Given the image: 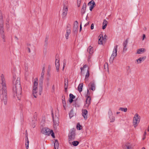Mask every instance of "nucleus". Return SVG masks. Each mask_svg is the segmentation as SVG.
<instances>
[{"mask_svg": "<svg viewBox=\"0 0 149 149\" xmlns=\"http://www.w3.org/2000/svg\"><path fill=\"white\" fill-rule=\"evenodd\" d=\"M16 76H13V91L14 97H17L18 100H20L21 97L22 88L20 85V78L18 77L16 80Z\"/></svg>", "mask_w": 149, "mask_h": 149, "instance_id": "1", "label": "nucleus"}, {"mask_svg": "<svg viewBox=\"0 0 149 149\" xmlns=\"http://www.w3.org/2000/svg\"><path fill=\"white\" fill-rule=\"evenodd\" d=\"M1 78V80H0V86L1 85L2 87L0 90V97L2 102H3L4 104L6 105L7 102V90L3 74H2Z\"/></svg>", "mask_w": 149, "mask_h": 149, "instance_id": "2", "label": "nucleus"}, {"mask_svg": "<svg viewBox=\"0 0 149 149\" xmlns=\"http://www.w3.org/2000/svg\"><path fill=\"white\" fill-rule=\"evenodd\" d=\"M75 129L73 128L70 132L68 134V141L70 144H71V141L74 140L75 139Z\"/></svg>", "mask_w": 149, "mask_h": 149, "instance_id": "3", "label": "nucleus"}, {"mask_svg": "<svg viewBox=\"0 0 149 149\" xmlns=\"http://www.w3.org/2000/svg\"><path fill=\"white\" fill-rule=\"evenodd\" d=\"M140 120V117L138 113H136L133 118V123L134 127H136L139 123Z\"/></svg>", "mask_w": 149, "mask_h": 149, "instance_id": "4", "label": "nucleus"}, {"mask_svg": "<svg viewBox=\"0 0 149 149\" xmlns=\"http://www.w3.org/2000/svg\"><path fill=\"white\" fill-rule=\"evenodd\" d=\"M68 5L67 2H65L63 3V12L62 13L63 18H65L67 14L68 11Z\"/></svg>", "mask_w": 149, "mask_h": 149, "instance_id": "5", "label": "nucleus"}, {"mask_svg": "<svg viewBox=\"0 0 149 149\" xmlns=\"http://www.w3.org/2000/svg\"><path fill=\"white\" fill-rule=\"evenodd\" d=\"M117 45L114 47V48L113 52V53L110 58V61L111 60L112 62H113L114 59V58L117 55Z\"/></svg>", "mask_w": 149, "mask_h": 149, "instance_id": "6", "label": "nucleus"}, {"mask_svg": "<svg viewBox=\"0 0 149 149\" xmlns=\"http://www.w3.org/2000/svg\"><path fill=\"white\" fill-rule=\"evenodd\" d=\"M51 130L48 128H43L41 130V133L45 135H49L51 133Z\"/></svg>", "mask_w": 149, "mask_h": 149, "instance_id": "7", "label": "nucleus"}, {"mask_svg": "<svg viewBox=\"0 0 149 149\" xmlns=\"http://www.w3.org/2000/svg\"><path fill=\"white\" fill-rule=\"evenodd\" d=\"M52 116L53 118L54 125H58L59 123V119L56 116H55V118L54 117L53 112L52 111Z\"/></svg>", "mask_w": 149, "mask_h": 149, "instance_id": "8", "label": "nucleus"}, {"mask_svg": "<svg viewBox=\"0 0 149 149\" xmlns=\"http://www.w3.org/2000/svg\"><path fill=\"white\" fill-rule=\"evenodd\" d=\"M89 89L94 91L95 89V85L94 81H91L88 85Z\"/></svg>", "mask_w": 149, "mask_h": 149, "instance_id": "9", "label": "nucleus"}, {"mask_svg": "<svg viewBox=\"0 0 149 149\" xmlns=\"http://www.w3.org/2000/svg\"><path fill=\"white\" fill-rule=\"evenodd\" d=\"M0 33L2 38H3V41L5 42V35L4 29L3 26H0Z\"/></svg>", "mask_w": 149, "mask_h": 149, "instance_id": "10", "label": "nucleus"}, {"mask_svg": "<svg viewBox=\"0 0 149 149\" xmlns=\"http://www.w3.org/2000/svg\"><path fill=\"white\" fill-rule=\"evenodd\" d=\"M78 22L77 21L74 22V24L73 32L74 33L76 34L77 33Z\"/></svg>", "mask_w": 149, "mask_h": 149, "instance_id": "11", "label": "nucleus"}, {"mask_svg": "<svg viewBox=\"0 0 149 149\" xmlns=\"http://www.w3.org/2000/svg\"><path fill=\"white\" fill-rule=\"evenodd\" d=\"M88 5L90 6V10L92 11L94 8L95 6L96 5L94 1L91 0L88 3Z\"/></svg>", "mask_w": 149, "mask_h": 149, "instance_id": "12", "label": "nucleus"}, {"mask_svg": "<svg viewBox=\"0 0 149 149\" xmlns=\"http://www.w3.org/2000/svg\"><path fill=\"white\" fill-rule=\"evenodd\" d=\"M123 148L124 149H133L132 145L129 143H126L123 145Z\"/></svg>", "mask_w": 149, "mask_h": 149, "instance_id": "13", "label": "nucleus"}, {"mask_svg": "<svg viewBox=\"0 0 149 149\" xmlns=\"http://www.w3.org/2000/svg\"><path fill=\"white\" fill-rule=\"evenodd\" d=\"M26 133L25 134V136H26V143H25V146L26 148L27 149H28L29 148V141L28 140V133L27 132V130L26 131Z\"/></svg>", "mask_w": 149, "mask_h": 149, "instance_id": "14", "label": "nucleus"}, {"mask_svg": "<svg viewBox=\"0 0 149 149\" xmlns=\"http://www.w3.org/2000/svg\"><path fill=\"white\" fill-rule=\"evenodd\" d=\"M91 97L90 96H88L87 97L86 100V104H85V106L86 107H88L90 104L91 103Z\"/></svg>", "mask_w": 149, "mask_h": 149, "instance_id": "15", "label": "nucleus"}, {"mask_svg": "<svg viewBox=\"0 0 149 149\" xmlns=\"http://www.w3.org/2000/svg\"><path fill=\"white\" fill-rule=\"evenodd\" d=\"M86 4L85 3H84L83 4L82 8L81 10V13L82 15L84 14L85 12L86 9Z\"/></svg>", "mask_w": 149, "mask_h": 149, "instance_id": "16", "label": "nucleus"}, {"mask_svg": "<svg viewBox=\"0 0 149 149\" xmlns=\"http://www.w3.org/2000/svg\"><path fill=\"white\" fill-rule=\"evenodd\" d=\"M88 112V111L86 109H83L82 110V115L85 120L87 119L86 114Z\"/></svg>", "mask_w": 149, "mask_h": 149, "instance_id": "17", "label": "nucleus"}, {"mask_svg": "<svg viewBox=\"0 0 149 149\" xmlns=\"http://www.w3.org/2000/svg\"><path fill=\"white\" fill-rule=\"evenodd\" d=\"M103 37L102 34H100L98 37V43L99 44H102Z\"/></svg>", "mask_w": 149, "mask_h": 149, "instance_id": "18", "label": "nucleus"}, {"mask_svg": "<svg viewBox=\"0 0 149 149\" xmlns=\"http://www.w3.org/2000/svg\"><path fill=\"white\" fill-rule=\"evenodd\" d=\"M37 90L38 88H33V94L35 98H36L37 96Z\"/></svg>", "mask_w": 149, "mask_h": 149, "instance_id": "19", "label": "nucleus"}, {"mask_svg": "<svg viewBox=\"0 0 149 149\" xmlns=\"http://www.w3.org/2000/svg\"><path fill=\"white\" fill-rule=\"evenodd\" d=\"M83 85V83H81L78 86V90L80 93L82 91Z\"/></svg>", "mask_w": 149, "mask_h": 149, "instance_id": "20", "label": "nucleus"}, {"mask_svg": "<svg viewBox=\"0 0 149 149\" xmlns=\"http://www.w3.org/2000/svg\"><path fill=\"white\" fill-rule=\"evenodd\" d=\"M107 24V20L105 19H104L103 23V26H102V29H104L106 28Z\"/></svg>", "mask_w": 149, "mask_h": 149, "instance_id": "21", "label": "nucleus"}, {"mask_svg": "<svg viewBox=\"0 0 149 149\" xmlns=\"http://www.w3.org/2000/svg\"><path fill=\"white\" fill-rule=\"evenodd\" d=\"M54 146L55 149H58L59 147V144L57 139L55 140L54 143Z\"/></svg>", "mask_w": 149, "mask_h": 149, "instance_id": "22", "label": "nucleus"}, {"mask_svg": "<svg viewBox=\"0 0 149 149\" xmlns=\"http://www.w3.org/2000/svg\"><path fill=\"white\" fill-rule=\"evenodd\" d=\"M38 80L37 79H36L34 82V85L33 88H38Z\"/></svg>", "mask_w": 149, "mask_h": 149, "instance_id": "23", "label": "nucleus"}, {"mask_svg": "<svg viewBox=\"0 0 149 149\" xmlns=\"http://www.w3.org/2000/svg\"><path fill=\"white\" fill-rule=\"evenodd\" d=\"M93 47H92L91 46H90L89 48H88L87 51H89V54H93Z\"/></svg>", "mask_w": 149, "mask_h": 149, "instance_id": "24", "label": "nucleus"}, {"mask_svg": "<svg viewBox=\"0 0 149 149\" xmlns=\"http://www.w3.org/2000/svg\"><path fill=\"white\" fill-rule=\"evenodd\" d=\"M145 51V49L144 48H140L137 50V53L140 54L141 52H144Z\"/></svg>", "mask_w": 149, "mask_h": 149, "instance_id": "25", "label": "nucleus"}, {"mask_svg": "<svg viewBox=\"0 0 149 149\" xmlns=\"http://www.w3.org/2000/svg\"><path fill=\"white\" fill-rule=\"evenodd\" d=\"M128 42V41L127 39L126 40L123 42V49H125V48H126L127 47V45Z\"/></svg>", "mask_w": 149, "mask_h": 149, "instance_id": "26", "label": "nucleus"}, {"mask_svg": "<svg viewBox=\"0 0 149 149\" xmlns=\"http://www.w3.org/2000/svg\"><path fill=\"white\" fill-rule=\"evenodd\" d=\"M79 142L78 141H74L72 142V144L74 146H76L79 144Z\"/></svg>", "mask_w": 149, "mask_h": 149, "instance_id": "27", "label": "nucleus"}, {"mask_svg": "<svg viewBox=\"0 0 149 149\" xmlns=\"http://www.w3.org/2000/svg\"><path fill=\"white\" fill-rule=\"evenodd\" d=\"M69 116L70 118H71L74 116L73 113V109H72L69 113Z\"/></svg>", "mask_w": 149, "mask_h": 149, "instance_id": "28", "label": "nucleus"}, {"mask_svg": "<svg viewBox=\"0 0 149 149\" xmlns=\"http://www.w3.org/2000/svg\"><path fill=\"white\" fill-rule=\"evenodd\" d=\"M71 32V30H68L66 32V34H65V36L66 38V39H68V37L70 35V33Z\"/></svg>", "mask_w": 149, "mask_h": 149, "instance_id": "29", "label": "nucleus"}, {"mask_svg": "<svg viewBox=\"0 0 149 149\" xmlns=\"http://www.w3.org/2000/svg\"><path fill=\"white\" fill-rule=\"evenodd\" d=\"M110 120V121L111 122H112L114 121L115 120V117L113 116H109Z\"/></svg>", "mask_w": 149, "mask_h": 149, "instance_id": "30", "label": "nucleus"}, {"mask_svg": "<svg viewBox=\"0 0 149 149\" xmlns=\"http://www.w3.org/2000/svg\"><path fill=\"white\" fill-rule=\"evenodd\" d=\"M119 110H121L122 111L126 112L127 111V109L126 108L120 107Z\"/></svg>", "mask_w": 149, "mask_h": 149, "instance_id": "31", "label": "nucleus"}, {"mask_svg": "<svg viewBox=\"0 0 149 149\" xmlns=\"http://www.w3.org/2000/svg\"><path fill=\"white\" fill-rule=\"evenodd\" d=\"M77 127L78 130H80L82 129V126L79 123H78L77 124Z\"/></svg>", "mask_w": 149, "mask_h": 149, "instance_id": "32", "label": "nucleus"}, {"mask_svg": "<svg viewBox=\"0 0 149 149\" xmlns=\"http://www.w3.org/2000/svg\"><path fill=\"white\" fill-rule=\"evenodd\" d=\"M104 68L105 69L108 70V64L107 63H106L104 65Z\"/></svg>", "mask_w": 149, "mask_h": 149, "instance_id": "33", "label": "nucleus"}, {"mask_svg": "<svg viewBox=\"0 0 149 149\" xmlns=\"http://www.w3.org/2000/svg\"><path fill=\"white\" fill-rule=\"evenodd\" d=\"M3 19H0V26H3Z\"/></svg>", "mask_w": 149, "mask_h": 149, "instance_id": "34", "label": "nucleus"}, {"mask_svg": "<svg viewBox=\"0 0 149 149\" xmlns=\"http://www.w3.org/2000/svg\"><path fill=\"white\" fill-rule=\"evenodd\" d=\"M56 59L55 61V63H59V58H58V56L57 55L56 56Z\"/></svg>", "mask_w": 149, "mask_h": 149, "instance_id": "35", "label": "nucleus"}, {"mask_svg": "<svg viewBox=\"0 0 149 149\" xmlns=\"http://www.w3.org/2000/svg\"><path fill=\"white\" fill-rule=\"evenodd\" d=\"M55 65L56 67V70L58 72L59 71V63H55Z\"/></svg>", "mask_w": 149, "mask_h": 149, "instance_id": "36", "label": "nucleus"}, {"mask_svg": "<svg viewBox=\"0 0 149 149\" xmlns=\"http://www.w3.org/2000/svg\"><path fill=\"white\" fill-rule=\"evenodd\" d=\"M62 103L63 104V106L64 109L65 110V109H66L65 107L66 106L65 101H64L63 100V101H62Z\"/></svg>", "mask_w": 149, "mask_h": 149, "instance_id": "37", "label": "nucleus"}, {"mask_svg": "<svg viewBox=\"0 0 149 149\" xmlns=\"http://www.w3.org/2000/svg\"><path fill=\"white\" fill-rule=\"evenodd\" d=\"M89 71L88 70L87 71V72H86V75L85 80L87 78L89 77Z\"/></svg>", "mask_w": 149, "mask_h": 149, "instance_id": "38", "label": "nucleus"}, {"mask_svg": "<svg viewBox=\"0 0 149 149\" xmlns=\"http://www.w3.org/2000/svg\"><path fill=\"white\" fill-rule=\"evenodd\" d=\"M70 24H68L67 25V30H66V31L67 32V31L68 30H70Z\"/></svg>", "mask_w": 149, "mask_h": 149, "instance_id": "39", "label": "nucleus"}, {"mask_svg": "<svg viewBox=\"0 0 149 149\" xmlns=\"http://www.w3.org/2000/svg\"><path fill=\"white\" fill-rule=\"evenodd\" d=\"M67 85H68V79H65L64 86L65 87V86H66Z\"/></svg>", "mask_w": 149, "mask_h": 149, "instance_id": "40", "label": "nucleus"}, {"mask_svg": "<svg viewBox=\"0 0 149 149\" xmlns=\"http://www.w3.org/2000/svg\"><path fill=\"white\" fill-rule=\"evenodd\" d=\"M69 96L70 98L72 99H74L75 98V96L72 94H70L69 95Z\"/></svg>", "mask_w": 149, "mask_h": 149, "instance_id": "41", "label": "nucleus"}, {"mask_svg": "<svg viewBox=\"0 0 149 149\" xmlns=\"http://www.w3.org/2000/svg\"><path fill=\"white\" fill-rule=\"evenodd\" d=\"M39 91H40V95H41V93H40V92H41L42 91V86H41V85H40V84H39Z\"/></svg>", "mask_w": 149, "mask_h": 149, "instance_id": "42", "label": "nucleus"}, {"mask_svg": "<svg viewBox=\"0 0 149 149\" xmlns=\"http://www.w3.org/2000/svg\"><path fill=\"white\" fill-rule=\"evenodd\" d=\"M108 114L109 116H111L112 115V111L111 109H109L108 111Z\"/></svg>", "mask_w": 149, "mask_h": 149, "instance_id": "43", "label": "nucleus"}, {"mask_svg": "<svg viewBox=\"0 0 149 149\" xmlns=\"http://www.w3.org/2000/svg\"><path fill=\"white\" fill-rule=\"evenodd\" d=\"M87 67V66L86 65H84L82 68L81 67V71L82 70H83L84 68H85Z\"/></svg>", "mask_w": 149, "mask_h": 149, "instance_id": "44", "label": "nucleus"}, {"mask_svg": "<svg viewBox=\"0 0 149 149\" xmlns=\"http://www.w3.org/2000/svg\"><path fill=\"white\" fill-rule=\"evenodd\" d=\"M44 76L41 75L40 78V81L42 83V81L43 80Z\"/></svg>", "mask_w": 149, "mask_h": 149, "instance_id": "45", "label": "nucleus"}, {"mask_svg": "<svg viewBox=\"0 0 149 149\" xmlns=\"http://www.w3.org/2000/svg\"><path fill=\"white\" fill-rule=\"evenodd\" d=\"M44 76L41 75L40 78V81L42 83V81L43 80Z\"/></svg>", "mask_w": 149, "mask_h": 149, "instance_id": "46", "label": "nucleus"}, {"mask_svg": "<svg viewBox=\"0 0 149 149\" xmlns=\"http://www.w3.org/2000/svg\"><path fill=\"white\" fill-rule=\"evenodd\" d=\"M51 135L52 136V137L54 138L55 136H54V133L53 132V131H52V130H51Z\"/></svg>", "mask_w": 149, "mask_h": 149, "instance_id": "47", "label": "nucleus"}, {"mask_svg": "<svg viewBox=\"0 0 149 149\" xmlns=\"http://www.w3.org/2000/svg\"><path fill=\"white\" fill-rule=\"evenodd\" d=\"M107 36L106 35H105L104 36V38L103 39L104 41L105 42L107 40Z\"/></svg>", "mask_w": 149, "mask_h": 149, "instance_id": "48", "label": "nucleus"}, {"mask_svg": "<svg viewBox=\"0 0 149 149\" xmlns=\"http://www.w3.org/2000/svg\"><path fill=\"white\" fill-rule=\"evenodd\" d=\"M3 16L2 15V12L1 10H0V19H3Z\"/></svg>", "mask_w": 149, "mask_h": 149, "instance_id": "49", "label": "nucleus"}, {"mask_svg": "<svg viewBox=\"0 0 149 149\" xmlns=\"http://www.w3.org/2000/svg\"><path fill=\"white\" fill-rule=\"evenodd\" d=\"M146 56H144L143 57H141L140 58H141V59L143 61L146 59Z\"/></svg>", "mask_w": 149, "mask_h": 149, "instance_id": "50", "label": "nucleus"}, {"mask_svg": "<svg viewBox=\"0 0 149 149\" xmlns=\"http://www.w3.org/2000/svg\"><path fill=\"white\" fill-rule=\"evenodd\" d=\"M69 101L70 103H71L73 101V100L72 99H71L69 98Z\"/></svg>", "mask_w": 149, "mask_h": 149, "instance_id": "51", "label": "nucleus"}, {"mask_svg": "<svg viewBox=\"0 0 149 149\" xmlns=\"http://www.w3.org/2000/svg\"><path fill=\"white\" fill-rule=\"evenodd\" d=\"M90 93L89 92V90L88 89L87 91V94L86 95V97H87L88 96H90Z\"/></svg>", "mask_w": 149, "mask_h": 149, "instance_id": "52", "label": "nucleus"}, {"mask_svg": "<svg viewBox=\"0 0 149 149\" xmlns=\"http://www.w3.org/2000/svg\"><path fill=\"white\" fill-rule=\"evenodd\" d=\"M94 24L92 23L91 25V29L92 30L94 28Z\"/></svg>", "mask_w": 149, "mask_h": 149, "instance_id": "53", "label": "nucleus"}, {"mask_svg": "<svg viewBox=\"0 0 149 149\" xmlns=\"http://www.w3.org/2000/svg\"><path fill=\"white\" fill-rule=\"evenodd\" d=\"M62 101H63V100L64 101H65V96L64 95H63L62 97Z\"/></svg>", "mask_w": 149, "mask_h": 149, "instance_id": "54", "label": "nucleus"}, {"mask_svg": "<svg viewBox=\"0 0 149 149\" xmlns=\"http://www.w3.org/2000/svg\"><path fill=\"white\" fill-rule=\"evenodd\" d=\"M68 85H67L65 87V92H66L67 91V89L68 88Z\"/></svg>", "mask_w": 149, "mask_h": 149, "instance_id": "55", "label": "nucleus"}, {"mask_svg": "<svg viewBox=\"0 0 149 149\" xmlns=\"http://www.w3.org/2000/svg\"><path fill=\"white\" fill-rule=\"evenodd\" d=\"M138 60L139 61V63H141V62L143 61L141 59V58H140L139 59H138Z\"/></svg>", "mask_w": 149, "mask_h": 149, "instance_id": "56", "label": "nucleus"}, {"mask_svg": "<svg viewBox=\"0 0 149 149\" xmlns=\"http://www.w3.org/2000/svg\"><path fill=\"white\" fill-rule=\"evenodd\" d=\"M146 35H145V34H143V37L142 40H144V39L145 38H146Z\"/></svg>", "mask_w": 149, "mask_h": 149, "instance_id": "57", "label": "nucleus"}, {"mask_svg": "<svg viewBox=\"0 0 149 149\" xmlns=\"http://www.w3.org/2000/svg\"><path fill=\"white\" fill-rule=\"evenodd\" d=\"M44 74H45V72H42L41 74V75H42V76H44Z\"/></svg>", "mask_w": 149, "mask_h": 149, "instance_id": "58", "label": "nucleus"}, {"mask_svg": "<svg viewBox=\"0 0 149 149\" xmlns=\"http://www.w3.org/2000/svg\"><path fill=\"white\" fill-rule=\"evenodd\" d=\"M89 24V22H88L87 23H86V24H85L84 26H86L88 25Z\"/></svg>", "mask_w": 149, "mask_h": 149, "instance_id": "59", "label": "nucleus"}, {"mask_svg": "<svg viewBox=\"0 0 149 149\" xmlns=\"http://www.w3.org/2000/svg\"><path fill=\"white\" fill-rule=\"evenodd\" d=\"M82 29V27H81V24L80 25V29H79V31L80 32L81 31Z\"/></svg>", "mask_w": 149, "mask_h": 149, "instance_id": "60", "label": "nucleus"}, {"mask_svg": "<svg viewBox=\"0 0 149 149\" xmlns=\"http://www.w3.org/2000/svg\"><path fill=\"white\" fill-rule=\"evenodd\" d=\"M81 0H77V3H81Z\"/></svg>", "mask_w": 149, "mask_h": 149, "instance_id": "61", "label": "nucleus"}, {"mask_svg": "<svg viewBox=\"0 0 149 149\" xmlns=\"http://www.w3.org/2000/svg\"><path fill=\"white\" fill-rule=\"evenodd\" d=\"M45 67H43L42 69V72H45Z\"/></svg>", "mask_w": 149, "mask_h": 149, "instance_id": "62", "label": "nucleus"}, {"mask_svg": "<svg viewBox=\"0 0 149 149\" xmlns=\"http://www.w3.org/2000/svg\"><path fill=\"white\" fill-rule=\"evenodd\" d=\"M27 48L28 49L29 52L30 53L31 52V51L30 48L28 47H27Z\"/></svg>", "mask_w": 149, "mask_h": 149, "instance_id": "63", "label": "nucleus"}, {"mask_svg": "<svg viewBox=\"0 0 149 149\" xmlns=\"http://www.w3.org/2000/svg\"><path fill=\"white\" fill-rule=\"evenodd\" d=\"M34 124H32V127L33 128H34L35 127V125H34Z\"/></svg>", "mask_w": 149, "mask_h": 149, "instance_id": "64", "label": "nucleus"}]
</instances>
